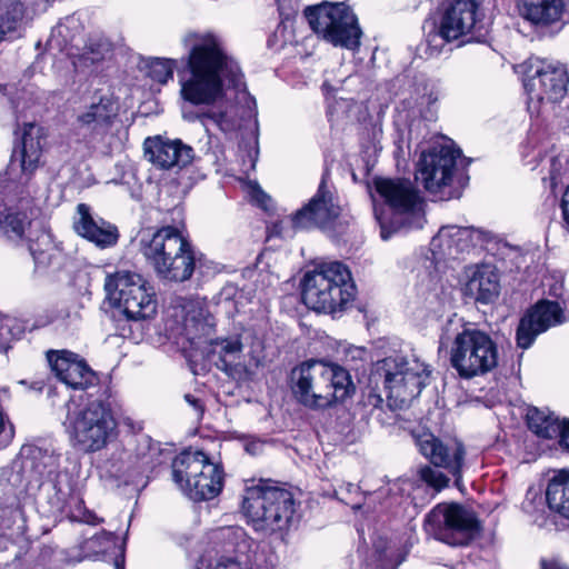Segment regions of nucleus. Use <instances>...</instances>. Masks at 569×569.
I'll list each match as a JSON object with an SVG mask.
<instances>
[{
	"label": "nucleus",
	"instance_id": "13",
	"mask_svg": "<svg viewBox=\"0 0 569 569\" xmlns=\"http://www.w3.org/2000/svg\"><path fill=\"white\" fill-rule=\"evenodd\" d=\"M481 22L476 0H453L445 8L438 23L428 31L427 53L437 57L446 44L476 30Z\"/></svg>",
	"mask_w": 569,
	"mask_h": 569
},
{
	"label": "nucleus",
	"instance_id": "8",
	"mask_svg": "<svg viewBox=\"0 0 569 569\" xmlns=\"http://www.w3.org/2000/svg\"><path fill=\"white\" fill-rule=\"evenodd\" d=\"M430 370L416 357L395 356L378 361L373 377L387 390L388 407L392 410L407 408L427 385Z\"/></svg>",
	"mask_w": 569,
	"mask_h": 569
},
{
	"label": "nucleus",
	"instance_id": "54",
	"mask_svg": "<svg viewBox=\"0 0 569 569\" xmlns=\"http://www.w3.org/2000/svg\"><path fill=\"white\" fill-rule=\"evenodd\" d=\"M543 569H568V568L560 567L558 565H549V566H543Z\"/></svg>",
	"mask_w": 569,
	"mask_h": 569
},
{
	"label": "nucleus",
	"instance_id": "35",
	"mask_svg": "<svg viewBox=\"0 0 569 569\" xmlns=\"http://www.w3.org/2000/svg\"><path fill=\"white\" fill-rule=\"evenodd\" d=\"M177 61L173 59L153 58L148 64V76L160 84L172 79Z\"/></svg>",
	"mask_w": 569,
	"mask_h": 569
},
{
	"label": "nucleus",
	"instance_id": "3",
	"mask_svg": "<svg viewBox=\"0 0 569 569\" xmlns=\"http://www.w3.org/2000/svg\"><path fill=\"white\" fill-rule=\"evenodd\" d=\"M292 392L311 409H325L351 397L356 387L342 367L322 360H308L291 371Z\"/></svg>",
	"mask_w": 569,
	"mask_h": 569
},
{
	"label": "nucleus",
	"instance_id": "24",
	"mask_svg": "<svg viewBox=\"0 0 569 569\" xmlns=\"http://www.w3.org/2000/svg\"><path fill=\"white\" fill-rule=\"evenodd\" d=\"M475 230L457 226L442 227L432 238L430 247L436 259H457L473 246Z\"/></svg>",
	"mask_w": 569,
	"mask_h": 569
},
{
	"label": "nucleus",
	"instance_id": "18",
	"mask_svg": "<svg viewBox=\"0 0 569 569\" xmlns=\"http://www.w3.org/2000/svg\"><path fill=\"white\" fill-rule=\"evenodd\" d=\"M416 443L421 455L435 467L443 468L457 480L460 479L466 457L465 447L460 441H443L432 433H422Z\"/></svg>",
	"mask_w": 569,
	"mask_h": 569
},
{
	"label": "nucleus",
	"instance_id": "6",
	"mask_svg": "<svg viewBox=\"0 0 569 569\" xmlns=\"http://www.w3.org/2000/svg\"><path fill=\"white\" fill-rule=\"evenodd\" d=\"M241 511L256 532L271 536L289 528L296 512V501L289 490L259 480L246 487Z\"/></svg>",
	"mask_w": 569,
	"mask_h": 569
},
{
	"label": "nucleus",
	"instance_id": "21",
	"mask_svg": "<svg viewBox=\"0 0 569 569\" xmlns=\"http://www.w3.org/2000/svg\"><path fill=\"white\" fill-rule=\"evenodd\" d=\"M48 360L57 378L72 389H87L97 383L94 371L73 352L51 351Z\"/></svg>",
	"mask_w": 569,
	"mask_h": 569
},
{
	"label": "nucleus",
	"instance_id": "41",
	"mask_svg": "<svg viewBox=\"0 0 569 569\" xmlns=\"http://www.w3.org/2000/svg\"><path fill=\"white\" fill-rule=\"evenodd\" d=\"M153 467L152 460L150 455H146L144 452L138 453V460H137V472L144 473L149 470H151Z\"/></svg>",
	"mask_w": 569,
	"mask_h": 569
},
{
	"label": "nucleus",
	"instance_id": "38",
	"mask_svg": "<svg viewBox=\"0 0 569 569\" xmlns=\"http://www.w3.org/2000/svg\"><path fill=\"white\" fill-rule=\"evenodd\" d=\"M14 319L0 315V353L10 348V343L19 333L14 331Z\"/></svg>",
	"mask_w": 569,
	"mask_h": 569
},
{
	"label": "nucleus",
	"instance_id": "30",
	"mask_svg": "<svg viewBox=\"0 0 569 569\" xmlns=\"http://www.w3.org/2000/svg\"><path fill=\"white\" fill-rule=\"evenodd\" d=\"M23 6L17 0H9L0 6V41L14 39L21 34Z\"/></svg>",
	"mask_w": 569,
	"mask_h": 569
},
{
	"label": "nucleus",
	"instance_id": "46",
	"mask_svg": "<svg viewBox=\"0 0 569 569\" xmlns=\"http://www.w3.org/2000/svg\"><path fill=\"white\" fill-rule=\"evenodd\" d=\"M561 208L563 212V219L566 223L569 226V186L563 192L562 200H561Z\"/></svg>",
	"mask_w": 569,
	"mask_h": 569
},
{
	"label": "nucleus",
	"instance_id": "45",
	"mask_svg": "<svg viewBox=\"0 0 569 569\" xmlns=\"http://www.w3.org/2000/svg\"><path fill=\"white\" fill-rule=\"evenodd\" d=\"M252 197L261 207H264V208L267 207L268 202L270 201V198L259 188H254L252 190Z\"/></svg>",
	"mask_w": 569,
	"mask_h": 569
},
{
	"label": "nucleus",
	"instance_id": "55",
	"mask_svg": "<svg viewBox=\"0 0 569 569\" xmlns=\"http://www.w3.org/2000/svg\"><path fill=\"white\" fill-rule=\"evenodd\" d=\"M183 118L189 119V120L193 119L192 116H188L187 113H183Z\"/></svg>",
	"mask_w": 569,
	"mask_h": 569
},
{
	"label": "nucleus",
	"instance_id": "42",
	"mask_svg": "<svg viewBox=\"0 0 569 569\" xmlns=\"http://www.w3.org/2000/svg\"><path fill=\"white\" fill-rule=\"evenodd\" d=\"M186 402L193 409L197 419H200L204 412L202 402L193 395H184Z\"/></svg>",
	"mask_w": 569,
	"mask_h": 569
},
{
	"label": "nucleus",
	"instance_id": "27",
	"mask_svg": "<svg viewBox=\"0 0 569 569\" xmlns=\"http://www.w3.org/2000/svg\"><path fill=\"white\" fill-rule=\"evenodd\" d=\"M523 19L538 27H547L560 21L565 14L563 0H519Z\"/></svg>",
	"mask_w": 569,
	"mask_h": 569
},
{
	"label": "nucleus",
	"instance_id": "40",
	"mask_svg": "<svg viewBox=\"0 0 569 569\" xmlns=\"http://www.w3.org/2000/svg\"><path fill=\"white\" fill-rule=\"evenodd\" d=\"M116 540L117 538L111 532L102 530L87 542L88 549H93L96 553H103L110 547L116 546Z\"/></svg>",
	"mask_w": 569,
	"mask_h": 569
},
{
	"label": "nucleus",
	"instance_id": "15",
	"mask_svg": "<svg viewBox=\"0 0 569 569\" xmlns=\"http://www.w3.org/2000/svg\"><path fill=\"white\" fill-rule=\"evenodd\" d=\"M435 536L449 546L469 545L481 531L476 512L460 503H440L428 516Z\"/></svg>",
	"mask_w": 569,
	"mask_h": 569
},
{
	"label": "nucleus",
	"instance_id": "7",
	"mask_svg": "<svg viewBox=\"0 0 569 569\" xmlns=\"http://www.w3.org/2000/svg\"><path fill=\"white\" fill-rule=\"evenodd\" d=\"M301 284L306 306L328 313L346 310L357 293L350 270L339 261L318 263L305 273Z\"/></svg>",
	"mask_w": 569,
	"mask_h": 569
},
{
	"label": "nucleus",
	"instance_id": "29",
	"mask_svg": "<svg viewBox=\"0 0 569 569\" xmlns=\"http://www.w3.org/2000/svg\"><path fill=\"white\" fill-rule=\"evenodd\" d=\"M546 499L552 511L569 519V471L562 470L550 479Z\"/></svg>",
	"mask_w": 569,
	"mask_h": 569
},
{
	"label": "nucleus",
	"instance_id": "32",
	"mask_svg": "<svg viewBox=\"0 0 569 569\" xmlns=\"http://www.w3.org/2000/svg\"><path fill=\"white\" fill-rule=\"evenodd\" d=\"M527 419L529 429L545 439L557 438L561 430L562 420L549 411L538 408L529 409Z\"/></svg>",
	"mask_w": 569,
	"mask_h": 569
},
{
	"label": "nucleus",
	"instance_id": "56",
	"mask_svg": "<svg viewBox=\"0 0 569 569\" xmlns=\"http://www.w3.org/2000/svg\"><path fill=\"white\" fill-rule=\"evenodd\" d=\"M62 28H63V24H59L58 26V32L61 33L62 32Z\"/></svg>",
	"mask_w": 569,
	"mask_h": 569
},
{
	"label": "nucleus",
	"instance_id": "20",
	"mask_svg": "<svg viewBox=\"0 0 569 569\" xmlns=\"http://www.w3.org/2000/svg\"><path fill=\"white\" fill-rule=\"evenodd\" d=\"M143 149L146 159L161 170L184 168L194 158L193 149L179 139L147 138L143 142Z\"/></svg>",
	"mask_w": 569,
	"mask_h": 569
},
{
	"label": "nucleus",
	"instance_id": "4",
	"mask_svg": "<svg viewBox=\"0 0 569 569\" xmlns=\"http://www.w3.org/2000/svg\"><path fill=\"white\" fill-rule=\"evenodd\" d=\"M62 426L73 448L91 453L104 449L117 435V421L109 402L101 399L84 403L70 399L64 405Z\"/></svg>",
	"mask_w": 569,
	"mask_h": 569
},
{
	"label": "nucleus",
	"instance_id": "11",
	"mask_svg": "<svg viewBox=\"0 0 569 569\" xmlns=\"http://www.w3.org/2000/svg\"><path fill=\"white\" fill-rule=\"evenodd\" d=\"M107 298L129 320H144L157 312L154 291L139 273L120 270L108 274L104 280Z\"/></svg>",
	"mask_w": 569,
	"mask_h": 569
},
{
	"label": "nucleus",
	"instance_id": "14",
	"mask_svg": "<svg viewBox=\"0 0 569 569\" xmlns=\"http://www.w3.org/2000/svg\"><path fill=\"white\" fill-rule=\"evenodd\" d=\"M569 83L567 68L558 61L530 59L525 89L528 94V108L540 112V104L556 103L565 98Z\"/></svg>",
	"mask_w": 569,
	"mask_h": 569
},
{
	"label": "nucleus",
	"instance_id": "19",
	"mask_svg": "<svg viewBox=\"0 0 569 569\" xmlns=\"http://www.w3.org/2000/svg\"><path fill=\"white\" fill-rule=\"evenodd\" d=\"M563 310L558 302L541 300L521 319L517 328V346L528 349L537 336L550 327L565 322Z\"/></svg>",
	"mask_w": 569,
	"mask_h": 569
},
{
	"label": "nucleus",
	"instance_id": "37",
	"mask_svg": "<svg viewBox=\"0 0 569 569\" xmlns=\"http://www.w3.org/2000/svg\"><path fill=\"white\" fill-rule=\"evenodd\" d=\"M33 459L38 461L36 465L38 472L40 475H44L47 472L48 476H50L59 465L60 455L37 448L33 450Z\"/></svg>",
	"mask_w": 569,
	"mask_h": 569
},
{
	"label": "nucleus",
	"instance_id": "22",
	"mask_svg": "<svg viewBox=\"0 0 569 569\" xmlns=\"http://www.w3.org/2000/svg\"><path fill=\"white\" fill-rule=\"evenodd\" d=\"M73 229L78 236L100 249L114 247L119 240L118 228L101 218H93L90 207L86 203L77 206Z\"/></svg>",
	"mask_w": 569,
	"mask_h": 569
},
{
	"label": "nucleus",
	"instance_id": "2",
	"mask_svg": "<svg viewBox=\"0 0 569 569\" xmlns=\"http://www.w3.org/2000/svg\"><path fill=\"white\" fill-rule=\"evenodd\" d=\"M440 348H448L450 365L460 378L483 376L498 365V347L485 331L468 328L456 316L450 318L440 336Z\"/></svg>",
	"mask_w": 569,
	"mask_h": 569
},
{
	"label": "nucleus",
	"instance_id": "33",
	"mask_svg": "<svg viewBox=\"0 0 569 569\" xmlns=\"http://www.w3.org/2000/svg\"><path fill=\"white\" fill-rule=\"evenodd\" d=\"M41 243L44 248H40L39 243H31L29 246L30 252L34 260V266L38 271H44L50 267L57 264L60 260V252L50 242L48 236L41 237Z\"/></svg>",
	"mask_w": 569,
	"mask_h": 569
},
{
	"label": "nucleus",
	"instance_id": "44",
	"mask_svg": "<svg viewBox=\"0 0 569 569\" xmlns=\"http://www.w3.org/2000/svg\"><path fill=\"white\" fill-rule=\"evenodd\" d=\"M212 569H246L231 558L220 559Z\"/></svg>",
	"mask_w": 569,
	"mask_h": 569
},
{
	"label": "nucleus",
	"instance_id": "5",
	"mask_svg": "<svg viewBox=\"0 0 569 569\" xmlns=\"http://www.w3.org/2000/svg\"><path fill=\"white\" fill-rule=\"evenodd\" d=\"M140 252L160 279L183 282L193 274L196 259L192 247L176 227L166 226L143 233Z\"/></svg>",
	"mask_w": 569,
	"mask_h": 569
},
{
	"label": "nucleus",
	"instance_id": "31",
	"mask_svg": "<svg viewBox=\"0 0 569 569\" xmlns=\"http://www.w3.org/2000/svg\"><path fill=\"white\" fill-rule=\"evenodd\" d=\"M30 226L28 217L18 211H13L0 201V234L10 241H18L24 237L27 228Z\"/></svg>",
	"mask_w": 569,
	"mask_h": 569
},
{
	"label": "nucleus",
	"instance_id": "26",
	"mask_svg": "<svg viewBox=\"0 0 569 569\" xmlns=\"http://www.w3.org/2000/svg\"><path fill=\"white\" fill-rule=\"evenodd\" d=\"M466 274V296L481 303H489L498 297L499 279L492 266H471L467 268Z\"/></svg>",
	"mask_w": 569,
	"mask_h": 569
},
{
	"label": "nucleus",
	"instance_id": "51",
	"mask_svg": "<svg viewBox=\"0 0 569 569\" xmlns=\"http://www.w3.org/2000/svg\"><path fill=\"white\" fill-rule=\"evenodd\" d=\"M261 358L259 356H256L254 353L251 355L249 366L258 367L260 365Z\"/></svg>",
	"mask_w": 569,
	"mask_h": 569
},
{
	"label": "nucleus",
	"instance_id": "48",
	"mask_svg": "<svg viewBox=\"0 0 569 569\" xmlns=\"http://www.w3.org/2000/svg\"><path fill=\"white\" fill-rule=\"evenodd\" d=\"M558 164H559V160L553 159L551 162L550 178L555 183L558 180H560V173L558 172V168H557Z\"/></svg>",
	"mask_w": 569,
	"mask_h": 569
},
{
	"label": "nucleus",
	"instance_id": "39",
	"mask_svg": "<svg viewBox=\"0 0 569 569\" xmlns=\"http://www.w3.org/2000/svg\"><path fill=\"white\" fill-rule=\"evenodd\" d=\"M419 476L430 487L441 490L449 485V478L439 470L425 466L419 470Z\"/></svg>",
	"mask_w": 569,
	"mask_h": 569
},
{
	"label": "nucleus",
	"instance_id": "10",
	"mask_svg": "<svg viewBox=\"0 0 569 569\" xmlns=\"http://www.w3.org/2000/svg\"><path fill=\"white\" fill-rule=\"evenodd\" d=\"M182 335L192 343L199 345L209 339L210 353L217 357L218 369L231 373L240 366L242 342L239 337L211 340L214 321L200 301L189 300L182 306Z\"/></svg>",
	"mask_w": 569,
	"mask_h": 569
},
{
	"label": "nucleus",
	"instance_id": "17",
	"mask_svg": "<svg viewBox=\"0 0 569 569\" xmlns=\"http://www.w3.org/2000/svg\"><path fill=\"white\" fill-rule=\"evenodd\" d=\"M377 193L393 213L403 217L409 228L420 229L425 223V201L412 181L401 178H376Z\"/></svg>",
	"mask_w": 569,
	"mask_h": 569
},
{
	"label": "nucleus",
	"instance_id": "50",
	"mask_svg": "<svg viewBox=\"0 0 569 569\" xmlns=\"http://www.w3.org/2000/svg\"><path fill=\"white\" fill-rule=\"evenodd\" d=\"M369 399L372 402L373 410L379 409V407L383 402L382 398L376 393H372Z\"/></svg>",
	"mask_w": 569,
	"mask_h": 569
},
{
	"label": "nucleus",
	"instance_id": "23",
	"mask_svg": "<svg viewBox=\"0 0 569 569\" xmlns=\"http://www.w3.org/2000/svg\"><path fill=\"white\" fill-rule=\"evenodd\" d=\"M339 213L340 208L332 202V198L320 186L317 194L292 216L291 221L296 229L312 227L326 229L332 226Z\"/></svg>",
	"mask_w": 569,
	"mask_h": 569
},
{
	"label": "nucleus",
	"instance_id": "16",
	"mask_svg": "<svg viewBox=\"0 0 569 569\" xmlns=\"http://www.w3.org/2000/svg\"><path fill=\"white\" fill-rule=\"evenodd\" d=\"M459 157L460 151L450 144L433 146L427 152L421 153L417 164L416 179L421 181L428 192L440 193L439 199L441 200L458 198L459 192H446V188L453 181Z\"/></svg>",
	"mask_w": 569,
	"mask_h": 569
},
{
	"label": "nucleus",
	"instance_id": "36",
	"mask_svg": "<svg viewBox=\"0 0 569 569\" xmlns=\"http://www.w3.org/2000/svg\"><path fill=\"white\" fill-rule=\"evenodd\" d=\"M52 481L58 499L66 502L74 491L77 485L76 478L69 471L63 470L58 471Z\"/></svg>",
	"mask_w": 569,
	"mask_h": 569
},
{
	"label": "nucleus",
	"instance_id": "34",
	"mask_svg": "<svg viewBox=\"0 0 569 569\" xmlns=\"http://www.w3.org/2000/svg\"><path fill=\"white\" fill-rule=\"evenodd\" d=\"M113 46L106 37H94L89 40L82 54L84 64H94L112 57Z\"/></svg>",
	"mask_w": 569,
	"mask_h": 569
},
{
	"label": "nucleus",
	"instance_id": "12",
	"mask_svg": "<svg viewBox=\"0 0 569 569\" xmlns=\"http://www.w3.org/2000/svg\"><path fill=\"white\" fill-rule=\"evenodd\" d=\"M312 30L336 47L356 50L361 30L357 18L345 3H325L306 10Z\"/></svg>",
	"mask_w": 569,
	"mask_h": 569
},
{
	"label": "nucleus",
	"instance_id": "52",
	"mask_svg": "<svg viewBox=\"0 0 569 569\" xmlns=\"http://www.w3.org/2000/svg\"><path fill=\"white\" fill-rule=\"evenodd\" d=\"M124 567V558L121 556L119 559L114 562V569H123Z\"/></svg>",
	"mask_w": 569,
	"mask_h": 569
},
{
	"label": "nucleus",
	"instance_id": "53",
	"mask_svg": "<svg viewBox=\"0 0 569 569\" xmlns=\"http://www.w3.org/2000/svg\"><path fill=\"white\" fill-rule=\"evenodd\" d=\"M322 89L326 91V92H331V91H335V88L327 81L323 82L322 84Z\"/></svg>",
	"mask_w": 569,
	"mask_h": 569
},
{
	"label": "nucleus",
	"instance_id": "9",
	"mask_svg": "<svg viewBox=\"0 0 569 569\" xmlns=\"http://www.w3.org/2000/svg\"><path fill=\"white\" fill-rule=\"evenodd\" d=\"M172 479L194 501L217 497L223 486V470L201 450H184L172 461Z\"/></svg>",
	"mask_w": 569,
	"mask_h": 569
},
{
	"label": "nucleus",
	"instance_id": "49",
	"mask_svg": "<svg viewBox=\"0 0 569 569\" xmlns=\"http://www.w3.org/2000/svg\"><path fill=\"white\" fill-rule=\"evenodd\" d=\"M82 522L94 525L99 521L97 516L91 511H86L83 516L80 518Z\"/></svg>",
	"mask_w": 569,
	"mask_h": 569
},
{
	"label": "nucleus",
	"instance_id": "28",
	"mask_svg": "<svg viewBox=\"0 0 569 569\" xmlns=\"http://www.w3.org/2000/svg\"><path fill=\"white\" fill-rule=\"evenodd\" d=\"M117 117V108L109 98L90 104L77 118L78 123L93 134L104 136Z\"/></svg>",
	"mask_w": 569,
	"mask_h": 569
},
{
	"label": "nucleus",
	"instance_id": "43",
	"mask_svg": "<svg viewBox=\"0 0 569 569\" xmlns=\"http://www.w3.org/2000/svg\"><path fill=\"white\" fill-rule=\"evenodd\" d=\"M558 437L560 438L559 443L561 448L569 452V419L562 420Z\"/></svg>",
	"mask_w": 569,
	"mask_h": 569
},
{
	"label": "nucleus",
	"instance_id": "1",
	"mask_svg": "<svg viewBox=\"0 0 569 569\" xmlns=\"http://www.w3.org/2000/svg\"><path fill=\"white\" fill-rule=\"evenodd\" d=\"M184 68L179 71L180 97L192 106H210L222 98L224 82L239 89L243 74L229 54L221 36L212 31L188 32Z\"/></svg>",
	"mask_w": 569,
	"mask_h": 569
},
{
	"label": "nucleus",
	"instance_id": "47",
	"mask_svg": "<svg viewBox=\"0 0 569 569\" xmlns=\"http://www.w3.org/2000/svg\"><path fill=\"white\" fill-rule=\"evenodd\" d=\"M376 217L377 219L379 220V223H380V228H381V238L383 240H388L391 236V230L388 229L387 227V223L385 222V220L376 212Z\"/></svg>",
	"mask_w": 569,
	"mask_h": 569
},
{
	"label": "nucleus",
	"instance_id": "25",
	"mask_svg": "<svg viewBox=\"0 0 569 569\" xmlns=\"http://www.w3.org/2000/svg\"><path fill=\"white\" fill-rule=\"evenodd\" d=\"M46 131L41 126L32 122L23 124L21 143L14 151L20 159L21 171L30 177L41 164Z\"/></svg>",
	"mask_w": 569,
	"mask_h": 569
}]
</instances>
